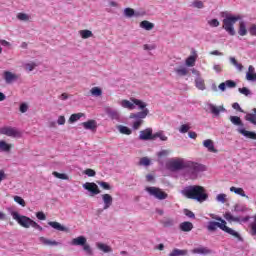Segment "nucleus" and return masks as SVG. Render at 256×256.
<instances>
[{
    "label": "nucleus",
    "instance_id": "obj_1",
    "mask_svg": "<svg viewBox=\"0 0 256 256\" xmlns=\"http://www.w3.org/2000/svg\"><path fill=\"white\" fill-rule=\"evenodd\" d=\"M181 193L187 199H193L194 201H198V203H204V201L209 199V194H207L205 187L199 185L186 186Z\"/></svg>",
    "mask_w": 256,
    "mask_h": 256
},
{
    "label": "nucleus",
    "instance_id": "obj_2",
    "mask_svg": "<svg viewBox=\"0 0 256 256\" xmlns=\"http://www.w3.org/2000/svg\"><path fill=\"white\" fill-rule=\"evenodd\" d=\"M222 17H224V19L222 20V29H225L226 33H228V35H231V37H234L235 35V23H237V21H241V16L237 15V16H233L232 14H230L229 12H222L221 13Z\"/></svg>",
    "mask_w": 256,
    "mask_h": 256
},
{
    "label": "nucleus",
    "instance_id": "obj_3",
    "mask_svg": "<svg viewBox=\"0 0 256 256\" xmlns=\"http://www.w3.org/2000/svg\"><path fill=\"white\" fill-rule=\"evenodd\" d=\"M205 171V166L203 164H199L197 162L188 161L186 167L184 168V176L188 179L195 180L199 177L200 173Z\"/></svg>",
    "mask_w": 256,
    "mask_h": 256
},
{
    "label": "nucleus",
    "instance_id": "obj_4",
    "mask_svg": "<svg viewBox=\"0 0 256 256\" xmlns=\"http://www.w3.org/2000/svg\"><path fill=\"white\" fill-rule=\"evenodd\" d=\"M70 245H73L74 247H82L86 255H93V249H91V246L87 243V238L85 236L73 238Z\"/></svg>",
    "mask_w": 256,
    "mask_h": 256
},
{
    "label": "nucleus",
    "instance_id": "obj_5",
    "mask_svg": "<svg viewBox=\"0 0 256 256\" xmlns=\"http://www.w3.org/2000/svg\"><path fill=\"white\" fill-rule=\"evenodd\" d=\"M189 160L183 158H173L168 162V169L170 171H185Z\"/></svg>",
    "mask_w": 256,
    "mask_h": 256
},
{
    "label": "nucleus",
    "instance_id": "obj_6",
    "mask_svg": "<svg viewBox=\"0 0 256 256\" xmlns=\"http://www.w3.org/2000/svg\"><path fill=\"white\" fill-rule=\"evenodd\" d=\"M147 115H149V109H144L143 111L130 114V119H136L132 125L134 130L139 129V127L143 125V119H145Z\"/></svg>",
    "mask_w": 256,
    "mask_h": 256
},
{
    "label": "nucleus",
    "instance_id": "obj_7",
    "mask_svg": "<svg viewBox=\"0 0 256 256\" xmlns=\"http://www.w3.org/2000/svg\"><path fill=\"white\" fill-rule=\"evenodd\" d=\"M11 215L13 219L17 221L19 225H21V227H24V229H29V227H33V223L35 221H33L31 218L27 216H21L20 214H18V212H12Z\"/></svg>",
    "mask_w": 256,
    "mask_h": 256
},
{
    "label": "nucleus",
    "instance_id": "obj_8",
    "mask_svg": "<svg viewBox=\"0 0 256 256\" xmlns=\"http://www.w3.org/2000/svg\"><path fill=\"white\" fill-rule=\"evenodd\" d=\"M211 217H212V219H215L216 221H219V222L209 221L206 226L207 231H209L210 233H214V231H217V229L222 230L225 220H223V218H221L219 216H215L213 214H211Z\"/></svg>",
    "mask_w": 256,
    "mask_h": 256
},
{
    "label": "nucleus",
    "instance_id": "obj_9",
    "mask_svg": "<svg viewBox=\"0 0 256 256\" xmlns=\"http://www.w3.org/2000/svg\"><path fill=\"white\" fill-rule=\"evenodd\" d=\"M149 195L152 197H155V199H158L159 201H164V199H167L169 197V194L161 190V188L157 187H146L145 189Z\"/></svg>",
    "mask_w": 256,
    "mask_h": 256
},
{
    "label": "nucleus",
    "instance_id": "obj_10",
    "mask_svg": "<svg viewBox=\"0 0 256 256\" xmlns=\"http://www.w3.org/2000/svg\"><path fill=\"white\" fill-rule=\"evenodd\" d=\"M82 187L88 191L90 197H95V195H99L101 193L99 186L95 182H86Z\"/></svg>",
    "mask_w": 256,
    "mask_h": 256
},
{
    "label": "nucleus",
    "instance_id": "obj_11",
    "mask_svg": "<svg viewBox=\"0 0 256 256\" xmlns=\"http://www.w3.org/2000/svg\"><path fill=\"white\" fill-rule=\"evenodd\" d=\"M0 135H6L7 137L19 138L21 133L17 128L13 127H2L0 128Z\"/></svg>",
    "mask_w": 256,
    "mask_h": 256
},
{
    "label": "nucleus",
    "instance_id": "obj_12",
    "mask_svg": "<svg viewBox=\"0 0 256 256\" xmlns=\"http://www.w3.org/2000/svg\"><path fill=\"white\" fill-rule=\"evenodd\" d=\"M19 77H21V75L13 73L11 71L3 72V79L6 85H13V83L19 81Z\"/></svg>",
    "mask_w": 256,
    "mask_h": 256
},
{
    "label": "nucleus",
    "instance_id": "obj_13",
    "mask_svg": "<svg viewBox=\"0 0 256 256\" xmlns=\"http://www.w3.org/2000/svg\"><path fill=\"white\" fill-rule=\"evenodd\" d=\"M153 129L146 128L145 130L140 131L139 139L140 141H153Z\"/></svg>",
    "mask_w": 256,
    "mask_h": 256
},
{
    "label": "nucleus",
    "instance_id": "obj_14",
    "mask_svg": "<svg viewBox=\"0 0 256 256\" xmlns=\"http://www.w3.org/2000/svg\"><path fill=\"white\" fill-rule=\"evenodd\" d=\"M104 111L108 117L114 121H119L121 119V115L119 114V111L107 106L104 108Z\"/></svg>",
    "mask_w": 256,
    "mask_h": 256
},
{
    "label": "nucleus",
    "instance_id": "obj_15",
    "mask_svg": "<svg viewBox=\"0 0 256 256\" xmlns=\"http://www.w3.org/2000/svg\"><path fill=\"white\" fill-rule=\"evenodd\" d=\"M207 107H208L210 113H212V115L214 117H219L221 112L225 113V111H226L225 107H223V106H215L214 104H211V103L207 104Z\"/></svg>",
    "mask_w": 256,
    "mask_h": 256
},
{
    "label": "nucleus",
    "instance_id": "obj_16",
    "mask_svg": "<svg viewBox=\"0 0 256 256\" xmlns=\"http://www.w3.org/2000/svg\"><path fill=\"white\" fill-rule=\"evenodd\" d=\"M222 231H224V233H228V235H231L232 237H235V239H238V241H243V238L241 237V234H239V232L233 230L232 228H229L227 226L226 221L222 226Z\"/></svg>",
    "mask_w": 256,
    "mask_h": 256
},
{
    "label": "nucleus",
    "instance_id": "obj_17",
    "mask_svg": "<svg viewBox=\"0 0 256 256\" xmlns=\"http://www.w3.org/2000/svg\"><path fill=\"white\" fill-rule=\"evenodd\" d=\"M224 219H226V221H230V222H234V223H241V221L243 223H247V221H249V216H246L245 218H240V217H235L233 215H231V212H226L224 215Z\"/></svg>",
    "mask_w": 256,
    "mask_h": 256
},
{
    "label": "nucleus",
    "instance_id": "obj_18",
    "mask_svg": "<svg viewBox=\"0 0 256 256\" xmlns=\"http://www.w3.org/2000/svg\"><path fill=\"white\" fill-rule=\"evenodd\" d=\"M102 201L104 203L103 209L104 211H107L112 205H113V196L110 194H102Z\"/></svg>",
    "mask_w": 256,
    "mask_h": 256
},
{
    "label": "nucleus",
    "instance_id": "obj_19",
    "mask_svg": "<svg viewBox=\"0 0 256 256\" xmlns=\"http://www.w3.org/2000/svg\"><path fill=\"white\" fill-rule=\"evenodd\" d=\"M194 255H211V250L205 246H199L191 251Z\"/></svg>",
    "mask_w": 256,
    "mask_h": 256
},
{
    "label": "nucleus",
    "instance_id": "obj_20",
    "mask_svg": "<svg viewBox=\"0 0 256 256\" xmlns=\"http://www.w3.org/2000/svg\"><path fill=\"white\" fill-rule=\"evenodd\" d=\"M39 242L42 243V245H45L46 247H57V245H61L60 242H57L55 240L47 239L45 237H40Z\"/></svg>",
    "mask_w": 256,
    "mask_h": 256
},
{
    "label": "nucleus",
    "instance_id": "obj_21",
    "mask_svg": "<svg viewBox=\"0 0 256 256\" xmlns=\"http://www.w3.org/2000/svg\"><path fill=\"white\" fill-rule=\"evenodd\" d=\"M81 125L87 131H97V121L95 120H88L87 122H83Z\"/></svg>",
    "mask_w": 256,
    "mask_h": 256
},
{
    "label": "nucleus",
    "instance_id": "obj_22",
    "mask_svg": "<svg viewBox=\"0 0 256 256\" xmlns=\"http://www.w3.org/2000/svg\"><path fill=\"white\" fill-rule=\"evenodd\" d=\"M203 145L210 153H217V149H215V144L213 143V140H204Z\"/></svg>",
    "mask_w": 256,
    "mask_h": 256
},
{
    "label": "nucleus",
    "instance_id": "obj_23",
    "mask_svg": "<svg viewBox=\"0 0 256 256\" xmlns=\"http://www.w3.org/2000/svg\"><path fill=\"white\" fill-rule=\"evenodd\" d=\"M11 149H13V144H9L5 140H0V152L9 153Z\"/></svg>",
    "mask_w": 256,
    "mask_h": 256
},
{
    "label": "nucleus",
    "instance_id": "obj_24",
    "mask_svg": "<svg viewBox=\"0 0 256 256\" xmlns=\"http://www.w3.org/2000/svg\"><path fill=\"white\" fill-rule=\"evenodd\" d=\"M237 131H238V133H240L244 137H247V139H256V133L255 132L247 131L244 128H238Z\"/></svg>",
    "mask_w": 256,
    "mask_h": 256
},
{
    "label": "nucleus",
    "instance_id": "obj_25",
    "mask_svg": "<svg viewBox=\"0 0 256 256\" xmlns=\"http://www.w3.org/2000/svg\"><path fill=\"white\" fill-rule=\"evenodd\" d=\"M246 79L247 81H256L255 67L251 65L248 67V72L246 73Z\"/></svg>",
    "mask_w": 256,
    "mask_h": 256
},
{
    "label": "nucleus",
    "instance_id": "obj_26",
    "mask_svg": "<svg viewBox=\"0 0 256 256\" xmlns=\"http://www.w3.org/2000/svg\"><path fill=\"white\" fill-rule=\"evenodd\" d=\"M140 27L141 29H145V31H153V29H155V24L147 20H143L142 22H140Z\"/></svg>",
    "mask_w": 256,
    "mask_h": 256
},
{
    "label": "nucleus",
    "instance_id": "obj_27",
    "mask_svg": "<svg viewBox=\"0 0 256 256\" xmlns=\"http://www.w3.org/2000/svg\"><path fill=\"white\" fill-rule=\"evenodd\" d=\"M179 227L185 233H189V231L193 230V223H191L189 221L182 222Z\"/></svg>",
    "mask_w": 256,
    "mask_h": 256
},
{
    "label": "nucleus",
    "instance_id": "obj_28",
    "mask_svg": "<svg viewBox=\"0 0 256 256\" xmlns=\"http://www.w3.org/2000/svg\"><path fill=\"white\" fill-rule=\"evenodd\" d=\"M48 225L52 227V229H56V231H67V227L61 225L59 222H48Z\"/></svg>",
    "mask_w": 256,
    "mask_h": 256
},
{
    "label": "nucleus",
    "instance_id": "obj_29",
    "mask_svg": "<svg viewBox=\"0 0 256 256\" xmlns=\"http://www.w3.org/2000/svg\"><path fill=\"white\" fill-rule=\"evenodd\" d=\"M230 191L232 193H235L236 195H240V197H245L246 199H249V196H247V194H245V190H243V188H237L235 186H232L230 188Z\"/></svg>",
    "mask_w": 256,
    "mask_h": 256
},
{
    "label": "nucleus",
    "instance_id": "obj_30",
    "mask_svg": "<svg viewBox=\"0 0 256 256\" xmlns=\"http://www.w3.org/2000/svg\"><path fill=\"white\" fill-rule=\"evenodd\" d=\"M178 77H185L189 74V70L185 66H180L179 68L174 69Z\"/></svg>",
    "mask_w": 256,
    "mask_h": 256
},
{
    "label": "nucleus",
    "instance_id": "obj_31",
    "mask_svg": "<svg viewBox=\"0 0 256 256\" xmlns=\"http://www.w3.org/2000/svg\"><path fill=\"white\" fill-rule=\"evenodd\" d=\"M121 107L124 109H129L130 111H133L135 109V103L129 101V100H122L120 102Z\"/></svg>",
    "mask_w": 256,
    "mask_h": 256
},
{
    "label": "nucleus",
    "instance_id": "obj_32",
    "mask_svg": "<svg viewBox=\"0 0 256 256\" xmlns=\"http://www.w3.org/2000/svg\"><path fill=\"white\" fill-rule=\"evenodd\" d=\"M238 35H240V37H245V35H247V24H245L244 21L239 23Z\"/></svg>",
    "mask_w": 256,
    "mask_h": 256
},
{
    "label": "nucleus",
    "instance_id": "obj_33",
    "mask_svg": "<svg viewBox=\"0 0 256 256\" xmlns=\"http://www.w3.org/2000/svg\"><path fill=\"white\" fill-rule=\"evenodd\" d=\"M229 120L231 121L232 125L244 127L243 121H241V118L239 116H230Z\"/></svg>",
    "mask_w": 256,
    "mask_h": 256
},
{
    "label": "nucleus",
    "instance_id": "obj_34",
    "mask_svg": "<svg viewBox=\"0 0 256 256\" xmlns=\"http://www.w3.org/2000/svg\"><path fill=\"white\" fill-rule=\"evenodd\" d=\"M132 103H134V105H137V107H139V109H141L142 111H145V109H148L147 103H145L139 99L133 98Z\"/></svg>",
    "mask_w": 256,
    "mask_h": 256
},
{
    "label": "nucleus",
    "instance_id": "obj_35",
    "mask_svg": "<svg viewBox=\"0 0 256 256\" xmlns=\"http://www.w3.org/2000/svg\"><path fill=\"white\" fill-rule=\"evenodd\" d=\"M117 129L122 135H131V133H133V131H131V129H129L127 126L118 125Z\"/></svg>",
    "mask_w": 256,
    "mask_h": 256
},
{
    "label": "nucleus",
    "instance_id": "obj_36",
    "mask_svg": "<svg viewBox=\"0 0 256 256\" xmlns=\"http://www.w3.org/2000/svg\"><path fill=\"white\" fill-rule=\"evenodd\" d=\"M97 248L100 251H103V253H111V251H113V249H111L109 245L103 243H98Z\"/></svg>",
    "mask_w": 256,
    "mask_h": 256
},
{
    "label": "nucleus",
    "instance_id": "obj_37",
    "mask_svg": "<svg viewBox=\"0 0 256 256\" xmlns=\"http://www.w3.org/2000/svg\"><path fill=\"white\" fill-rule=\"evenodd\" d=\"M254 113L253 114H247L245 116L246 121H249L252 123V125H256V108L253 109Z\"/></svg>",
    "mask_w": 256,
    "mask_h": 256
},
{
    "label": "nucleus",
    "instance_id": "obj_38",
    "mask_svg": "<svg viewBox=\"0 0 256 256\" xmlns=\"http://www.w3.org/2000/svg\"><path fill=\"white\" fill-rule=\"evenodd\" d=\"M187 253H188L187 250H181V249L175 248L174 250H172L169 256H185L187 255Z\"/></svg>",
    "mask_w": 256,
    "mask_h": 256
},
{
    "label": "nucleus",
    "instance_id": "obj_39",
    "mask_svg": "<svg viewBox=\"0 0 256 256\" xmlns=\"http://www.w3.org/2000/svg\"><path fill=\"white\" fill-rule=\"evenodd\" d=\"M79 35L82 39H89L93 37V32L91 30H80Z\"/></svg>",
    "mask_w": 256,
    "mask_h": 256
},
{
    "label": "nucleus",
    "instance_id": "obj_40",
    "mask_svg": "<svg viewBox=\"0 0 256 256\" xmlns=\"http://www.w3.org/2000/svg\"><path fill=\"white\" fill-rule=\"evenodd\" d=\"M195 84L197 89H200V91H205V81L203 80V78H196Z\"/></svg>",
    "mask_w": 256,
    "mask_h": 256
},
{
    "label": "nucleus",
    "instance_id": "obj_41",
    "mask_svg": "<svg viewBox=\"0 0 256 256\" xmlns=\"http://www.w3.org/2000/svg\"><path fill=\"white\" fill-rule=\"evenodd\" d=\"M163 227L169 228V227H174L175 225V219L173 218H166L165 220L162 221Z\"/></svg>",
    "mask_w": 256,
    "mask_h": 256
},
{
    "label": "nucleus",
    "instance_id": "obj_42",
    "mask_svg": "<svg viewBox=\"0 0 256 256\" xmlns=\"http://www.w3.org/2000/svg\"><path fill=\"white\" fill-rule=\"evenodd\" d=\"M52 175L54 177H56V179H62L63 181H69V176L67 174H65V173H59L57 171H54L52 173Z\"/></svg>",
    "mask_w": 256,
    "mask_h": 256
},
{
    "label": "nucleus",
    "instance_id": "obj_43",
    "mask_svg": "<svg viewBox=\"0 0 256 256\" xmlns=\"http://www.w3.org/2000/svg\"><path fill=\"white\" fill-rule=\"evenodd\" d=\"M90 93L93 95V97H101V95H103V90H101L99 87H93L90 90Z\"/></svg>",
    "mask_w": 256,
    "mask_h": 256
},
{
    "label": "nucleus",
    "instance_id": "obj_44",
    "mask_svg": "<svg viewBox=\"0 0 256 256\" xmlns=\"http://www.w3.org/2000/svg\"><path fill=\"white\" fill-rule=\"evenodd\" d=\"M83 117L82 113L72 114L68 120V123H75Z\"/></svg>",
    "mask_w": 256,
    "mask_h": 256
},
{
    "label": "nucleus",
    "instance_id": "obj_45",
    "mask_svg": "<svg viewBox=\"0 0 256 256\" xmlns=\"http://www.w3.org/2000/svg\"><path fill=\"white\" fill-rule=\"evenodd\" d=\"M230 63L236 67L239 71H243V64L237 62V59L235 57H230Z\"/></svg>",
    "mask_w": 256,
    "mask_h": 256
},
{
    "label": "nucleus",
    "instance_id": "obj_46",
    "mask_svg": "<svg viewBox=\"0 0 256 256\" xmlns=\"http://www.w3.org/2000/svg\"><path fill=\"white\" fill-rule=\"evenodd\" d=\"M134 15H135V10L133 8L124 9V17L131 19V17H134Z\"/></svg>",
    "mask_w": 256,
    "mask_h": 256
},
{
    "label": "nucleus",
    "instance_id": "obj_47",
    "mask_svg": "<svg viewBox=\"0 0 256 256\" xmlns=\"http://www.w3.org/2000/svg\"><path fill=\"white\" fill-rule=\"evenodd\" d=\"M155 139H160V141H167V136H165V134H163V132H156L155 134H153V141H155Z\"/></svg>",
    "mask_w": 256,
    "mask_h": 256
},
{
    "label": "nucleus",
    "instance_id": "obj_48",
    "mask_svg": "<svg viewBox=\"0 0 256 256\" xmlns=\"http://www.w3.org/2000/svg\"><path fill=\"white\" fill-rule=\"evenodd\" d=\"M195 61H196L195 56H189L185 62L186 67H195Z\"/></svg>",
    "mask_w": 256,
    "mask_h": 256
},
{
    "label": "nucleus",
    "instance_id": "obj_49",
    "mask_svg": "<svg viewBox=\"0 0 256 256\" xmlns=\"http://www.w3.org/2000/svg\"><path fill=\"white\" fill-rule=\"evenodd\" d=\"M17 19L19 21L27 22V21H29V19H31V16H29L28 14H25V13H18L17 14Z\"/></svg>",
    "mask_w": 256,
    "mask_h": 256
},
{
    "label": "nucleus",
    "instance_id": "obj_50",
    "mask_svg": "<svg viewBox=\"0 0 256 256\" xmlns=\"http://www.w3.org/2000/svg\"><path fill=\"white\" fill-rule=\"evenodd\" d=\"M97 185H100L105 191H111V185L107 182L97 181Z\"/></svg>",
    "mask_w": 256,
    "mask_h": 256
},
{
    "label": "nucleus",
    "instance_id": "obj_51",
    "mask_svg": "<svg viewBox=\"0 0 256 256\" xmlns=\"http://www.w3.org/2000/svg\"><path fill=\"white\" fill-rule=\"evenodd\" d=\"M190 129H191V126H189V124H182L179 128V133H182V134L189 133Z\"/></svg>",
    "mask_w": 256,
    "mask_h": 256
},
{
    "label": "nucleus",
    "instance_id": "obj_52",
    "mask_svg": "<svg viewBox=\"0 0 256 256\" xmlns=\"http://www.w3.org/2000/svg\"><path fill=\"white\" fill-rule=\"evenodd\" d=\"M234 211H235V213H245V211H247V207L236 204L234 206Z\"/></svg>",
    "mask_w": 256,
    "mask_h": 256
},
{
    "label": "nucleus",
    "instance_id": "obj_53",
    "mask_svg": "<svg viewBox=\"0 0 256 256\" xmlns=\"http://www.w3.org/2000/svg\"><path fill=\"white\" fill-rule=\"evenodd\" d=\"M192 6L195 7V9H203V7H205L203 1L201 0H195L194 2H192Z\"/></svg>",
    "mask_w": 256,
    "mask_h": 256
},
{
    "label": "nucleus",
    "instance_id": "obj_54",
    "mask_svg": "<svg viewBox=\"0 0 256 256\" xmlns=\"http://www.w3.org/2000/svg\"><path fill=\"white\" fill-rule=\"evenodd\" d=\"M238 91L242 95H245V97H249V95H251V90H249V88H247V87L238 88Z\"/></svg>",
    "mask_w": 256,
    "mask_h": 256
},
{
    "label": "nucleus",
    "instance_id": "obj_55",
    "mask_svg": "<svg viewBox=\"0 0 256 256\" xmlns=\"http://www.w3.org/2000/svg\"><path fill=\"white\" fill-rule=\"evenodd\" d=\"M139 165H143L144 167H149L151 165V160L147 157H143L140 159Z\"/></svg>",
    "mask_w": 256,
    "mask_h": 256
},
{
    "label": "nucleus",
    "instance_id": "obj_56",
    "mask_svg": "<svg viewBox=\"0 0 256 256\" xmlns=\"http://www.w3.org/2000/svg\"><path fill=\"white\" fill-rule=\"evenodd\" d=\"M14 201H15V203H18V205H21V207H25V205H27L25 203V200L23 198H21L20 196H15Z\"/></svg>",
    "mask_w": 256,
    "mask_h": 256
},
{
    "label": "nucleus",
    "instance_id": "obj_57",
    "mask_svg": "<svg viewBox=\"0 0 256 256\" xmlns=\"http://www.w3.org/2000/svg\"><path fill=\"white\" fill-rule=\"evenodd\" d=\"M208 25L211 27H219L221 25V22H219V20L214 18L208 21Z\"/></svg>",
    "mask_w": 256,
    "mask_h": 256
},
{
    "label": "nucleus",
    "instance_id": "obj_58",
    "mask_svg": "<svg viewBox=\"0 0 256 256\" xmlns=\"http://www.w3.org/2000/svg\"><path fill=\"white\" fill-rule=\"evenodd\" d=\"M35 67H37V64L35 62L27 63L24 65V68L26 69V71H33Z\"/></svg>",
    "mask_w": 256,
    "mask_h": 256
},
{
    "label": "nucleus",
    "instance_id": "obj_59",
    "mask_svg": "<svg viewBox=\"0 0 256 256\" xmlns=\"http://www.w3.org/2000/svg\"><path fill=\"white\" fill-rule=\"evenodd\" d=\"M225 199H227V194H218L216 196V201H218V203H225Z\"/></svg>",
    "mask_w": 256,
    "mask_h": 256
},
{
    "label": "nucleus",
    "instance_id": "obj_60",
    "mask_svg": "<svg viewBox=\"0 0 256 256\" xmlns=\"http://www.w3.org/2000/svg\"><path fill=\"white\" fill-rule=\"evenodd\" d=\"M224 83L226 84V87H228L229 89L237 87V83H235V81L233 80H227Z\"/></svg>",
    "mask_w": 256,
    "mask_h": 256
},
{
    "label": "nucleus",
    "instance_id": "obj_61",
    "mask_svg": "<svg viewBox=\"0 0 256 256\" xmlns=\"http://www.w3.org/2000/svg\"><path fill=\"white\" fill-rule=\"evenodd\" d=\"M27 111H29V105L24 102L20 105V113H27Z\"/></svg>",
    "mask_w": 256,
    "mask_h": 256
},
{
    "label": "nucleus",
    "instance_id": "obj_62",
    "mask_svg": "<svg viewBox=\"0 0 256 256\" xmlns=\"http://www.w3.org/2000/svg\"><path fill=\"white\" fill-rule=\"evenodd\" d=\"M248 31L252 37H256V24H252Z\"/></svg>",
    "mask_w": 256,
    "mask_h": 256
},
{
    "label": "nucleus",
    "instance_id": "obj_63",
    "mask_svg": "<svg viewBox=\"0 0 256 256\" xmlns=\"http://www.w3.org/2000/svg\"><path fill=\"white\" fill-rule=\"evenodd\" d=\"M84 173H85V175H87L88 177H95V175H96L95 170L90 169V168L86 169Z\"/></svg>",
    "mask_w": 256,
    "mask_h": 256
},
{
    "label": "nucleus",
    "instance_id": "obj_64",
    "mask_svg": "<svg viewBox=\"0 0 256 256\" xmlns=\"http://www.w3.org/2000/svg\"><path fill=\"white\" fill-rule=\"evenodd\" d=\"M184 214L186 217H189L190 219H195V213H193L191 210L185 209Z\"/></svg>",
    "mask_w": 256,
    "mask_h": 256
}]
</instances>
